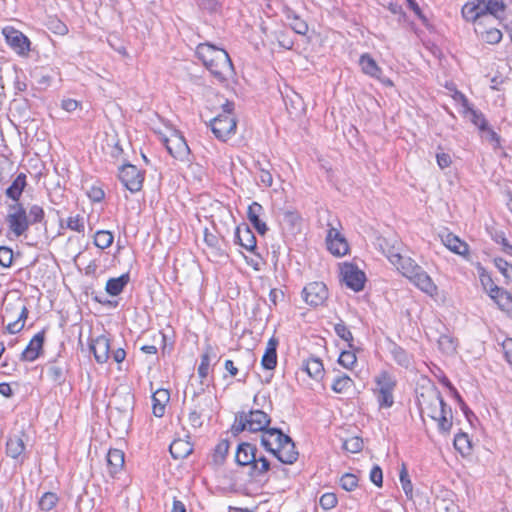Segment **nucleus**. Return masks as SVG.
<instances>
[{
    "instance_id": "4d7b16f0",
    "label": "nucleus",
    "mask_w": 512,
    "mask_h": 512,
    "mask_svg": "<svg viewBox=\"0 0 512 512\" xmlns=\"http://www.w3.org/2000/svg\"><path fill=\"white\" fill-rule=\"evenodd\" d=\"M13 262V250L8 246H0V265L8 268Z\"/></svg>"
},
{
    "instance_id": "473e14b6",
    "label": "nucleus",
    "mask_w": 512,
    "mask_h": 512,
    "mask_svg": "<svg viewBox=\"0 0 512 512\" xmlns=\"http://www.w3.org/2000/svg\"><path fill=\"white\" fill-rule=\"evenodd\" d=\"M192 450L191 444L182 439L174 440L169 446L170 454L176 460L186 458Z\"/></svg>"
},
{
    "instance_id": "bf43d9fd",
    "label": "nucleus",
    "mask_w": 512,
    "mask_h": 512,
    "mask_svg": "<svg viewBox=\"0 0 512 512\" xmlns=\"http://www.w3.org/2000/svg\"><path fill=\"white\" fill-rule=\"evenodd\" d=\"M67 228L78 233L84 232V221L79 215L71 216L67 219Z\"/></svg>"
},
{
    "instance_id": "6e6552de",
    "label": "nucleus",
    "mask_w": 512,
    "mask_h": 512,
    "mask_svg": "<svg viewBox=\"0 0 512 512\" xmlns=\"http://www.w3.org/2000/svg\"><path fill=\"white\" fill-rule=\"evenodd\" d=\"M28 309L26 305H24L21 301L17 303H8L4 309V315L2 316V322L6 319H13L15 316L17 317L15 320L10 321L6 326V330L10 334H16L20 332L24 328V322L28 317Z\"/></svg>"
},
{
    "instance_id": "680f3d73",
    "label": "nucleus",
    "mask_w": 512,
    "mask_h": 512,
    "mask_svg": "<svg viewBox=\"0 0 512 512\" xmlns=\"http://www.w3.org/2000/svg\"><path fill=\"white\" fill-rule=\"evenodd\" d=\"M370 481L377 487L383 485V472L380 466L374 465L370 471Z\"/></svg>"
},
{
    "instance_id": "58836bf2",
    "label": "nucleus",
    "mask_w": 512,
    "mask_h": 512,
    "mask_svg": "<svg viewBox=\"0 0 512 512\" xmlns=\"http://www.w3.org/2000/svg\"><path fill=\"white\" fill-rule=\"evenodd\" d=\"M282 224L285 228L289 229L291 233L300 229L301 217L298 213L293 211H285L282 217Z\"/></svg>"
},
{
    "instance_id": "79ce46f5",
    "label": "nucleus",
    "mask_w": 512,
    "mask_h": 512,
    "mask_svg": "<svg viewBox=\"0 0 512 512\" xmlns=\"http://www.w3.org/2000/svg\"><path fill=\"white\" fill-rule=\"evenodd\" d=\"M394 361L402 367L408 368L411 365V356L401 346L394 344L391 349Z\"/></svg>"
},
{
    "instance_id": "6e6d98bb",
    "label": "nucleus",
    "mask_w": 512,
    "mask_h": 512,
    "mask_svg": "<svg viewBox=\"0 0 512 512\" xmlns=\"http://www.w3.org/2000/svg\"><path fill=\"white\" fill-rule=\"evenodd\" d=\"M340 486L346 491H353L358 486V478L352 473H345L340 478Z\"/></svg>"
},
{
    "instance_id": "a19ab883",
    "label": "nucleus",
    "mask_w": 512,
    "mask_h": 512,
    "mask_svg": "<svg viewBox=\"0 0 512 512\" xmlns=\"http://www.w3.org/2000/svg\"><path fill=\"white\" fill-rule=\"evenodd\" d=\"M438 347L443 353L452 355L456 352L457 341L451 335L442 334L438 339Z\"/></svg>"
},
{
    "instance_id": "a878e982",
    "label": "nucleus",
    "mask_w": 512,
    "mask_h": 512,
    "mask_svg": "<svg viewBox=\"0 0 512 512\" xmlns=\"http://www.w3.org/2000/svg\"><path fill=\"white\" fill-rule=\"evenodd\" d=\"M442 243L453 253L465 255L468 253V245L453 233L441 235Z\"/></svg>"
},
{
    "instance_id": "aec40b11",
    "label": "nucleus",
    "mask_w": 512,
    "mask_h": 512,
    "mask_svg": "<svg viewBox=\"0 0 512 512\" xmlns=\"http://www.w3.org/2000/svg\"><path fill=\"white\" fill-rule=\"evenodd\" d=\"M257 456V447L249 442H242L235 452V462L239 466L252 467Z\"/></svg>"
},
{
    "instance_id": "a211bd4d",
    "label": "nucleus",
    "mask_w": 512,
    "mask_h": 512,
    "mask_svg": "<svg viewBox=\"0 0 512 512\" xmlns=\"http://www.w3.org/2000/svg\"><path fill=\"white\" fill-rule=\"evenodd\" d=\"M235 243L253 253L257 249L256 237L251 228L245 223L236 227Z\"/></svg>"
},
{
    "instance_id": "8fccbe9b",
    "label": "nucleus",
    "mask_w": 512,
    "mask_h": 512,
    "mask_svg": "<svg viewBox=\"0 0 512 512\" xmlns=\"http://www.w3.org/2000/svg\"><path fill=\"white\" fill-rule=\"evenodd\" d=\"M342 448L350 453H358L363 449V440L358 436L350 437L343 441Z\"/></svg>"
},
{
    "instance_id": "b1692460",
    "label": "nucleus",
    "mask_w": 512,
    "mask_h": 512,
    "mask_svg": "<svg viewBox=\"0 0 512 512\" xmlns=\"http://www.w3.org/2000/svg\"><path fill=\"white\" fill-rule=\"evenodd\" d=\"M490 297L497 303L502 311L508 314L510 313L512 309V295L510 292L498 286H494L490 288Z\"/></svg>"
},
{
    "instance_id": "4c0bfd02",
    "label": "nucleus",
    "mask_w": 512,
    "mask_h": 512,
    "mask_svg": "<svg viewBox=\"0 0 512 512\" xmlns=\"http://www.w3.org/2000/svg\"><path fill=\"white\" fill-rule=\"evenodd\" d=\"M354 385V381L345 373L338 375L332 385L331 389L338 394L347 392Z\"/></svg>"
},
{
    "instance_id": "2f4dec72",
    "label": "nucleus",
    "mask_w": 512,
    "mask_h": 512,
    "mask_svg": "<svg viewBox=\"0 0 512 512\" xmlns=\"http://www.w3.org/2000/svg\"><path fill=\"white\" fill-rule=\"evenodd\" d=\"M107 463L110 474H116L124 466V452L120 449H110L107 454Z\"/></svg>"
},
{
    "instance_id": "09e8293b",
    "label": "nucleus",
    "mask_w": 512,
    "mask_h": 512,
    "mask_svg": "<svg viewBox=\"0 0 512 512\" xmlns=\"http://www.w3.org/2000/svg\"><path fill=\"white\" fill-rule=\"evenodd\" d=\"M399 477H400L402 489H403L406 497L411 500L413 498V485L411 483L408 471L404 464L402 465V469L400 471Z\"/></svg>"
},
{
    "instance_id": "a18cd8bd",
    "label": "nucleus",
    "mask_w": 512,
    "mask_h": 512,
    "mask_svg": "<svg viewBox=\"0 0 512 512\" xmlns=\"http://www.w3.org/2000/svg\"><path fill=\"white\" fill-rule=\"evenodd\" d=\"M334 331L339 338H341L342 340H344L348 343V347L350 349H354L353 335H352L350 329L346 326V324L342 320H340L339 323H336L334 325Z\"/></svg>"
},
{
    "instance_id": "dca6fc26",
    "label": "nucleus",
    "mask_w": 512,
    "mask_h": 512,
    "mask_svg": "<svg viewBox=\"0 0 512 512\" xmlns=\"http://www.w3.org/2000/svg\"><path fill=\"white\" fill-rule=\"evenodd\" d=\"M359 65L361 66V70L364 74L379 80L386 86H393V82L389 78L382 77V69L370 54H362L359 59Z\"/></svg>"
},
{
    "instance_id": "e433bc0d",
    "label": "nucleus",
    "mask_w": 512,
    "mask_h": 512,
    "mask_svg": "<svg viewBox=\"0 0 512 512\" xmlns=\"http://www.w3.org/2000/svg\"><path fill=\"white\" fill-rule=\"evenodd\" d=\"M230 443L228 440H221L215 447L214 453L212 455L213 464L216 466H221L224 464L225 459L227 457L229 451Z\"/></svg>"
},
{
    "instance_id": "f257e3e1",
    "label": "nucleus",
    "mask_w": 512,
    "mask_h": 512,
    "mask_svg": "<svg viewBox=\"0 0 512 512\" xmlns=\"http://www.w3.org/2000/svg\"><path fill=\"white\" fill-rule=\"evenodd\" d=\"M505 10L503 0H473L465 3L462 7V16L465 20L473 22L478 26L476 31L484 34L480 27L488 22H494L500 18ZM502 38V34L498 29H490L485 31V40L488 43H498Z\"/></svg>"
},
{
    "instance_id": "69168bd1",
    "label": "nucleus",
    "mask_w": 512,
    "mask_h": 512,
    "mask_svg": "<svg viewBox=\"0 0 512 512\" xmlns=\"http://www.w3.org/2000/svg\"><path fill=\"white\" fill-rule=\"evenodd\" d=\"M204 241L209 247L217 249L220 248V239L218 238L217 235L209 232L208 229H205Z\"/></svg>"
},
{
    "instance_id": "7ed1b4c3",
    "label": "nucleus",
    "mask_w": 512,
    "mask_h": 512,
    "mask_svg": "<svg viewBox=\"0 0 512 512\" xmlns=\"http://www.w3.org/2000/svg\"><path fill=\"white\" fill-rule=\"evenodd\" d=\"M44 218V209L37 204L30 206L28 212L22 203L9 204L5 217L8 235L13 238L24 236L31 225L42 223Z\"/></svg>"
},
{
    "instance_id": "864d4df0",
    "label": "nucleus",
    "mask_w": 512,
    "mask_h": 512,
    "mask_svg": "<svg viewBox=\"0 0 512 512\" xmlns=\"http://www.w3.org/2000/svg\"><path fill=\"white\" fill-rule=\"evenodd\" d=\"M246 420V412L242 411L236 414L235 422L232 426V433L234 435H238L239 433L248 430V423L245 422Z\"/></svg>"
},
{
    "instance_id": "393cba45",
    "label": "nucleus",
    "mask_w": 512,
    "mask_h": 512,
    "mask_svg": "<svg viewBox=\"0 0 512 512\" xmlns=\"http://www.w3.org/2000/svg\"><path fill=\"white\" fill-rule=\"evenodd\" d=\"M24 432H19L18 434L11 435L6 443V454L7 456L16 459L18 458L25 450L24 444Z\"/></svg>"
},
{
    "instance_id": "1a4fd4ad",
    "label": "nucleus",
    "mask_w": 512,
    "mask_h": 512,
    "mask_svg": "<svg viewBox=\"0 0 512 512\" xmlns=\"http://www.w3.org/2000/svg\"><path fill=\"white\" fill-rule=\"evenodd\" d=\"M118 178L127 190L136 193L142 189L144 173L135 165L124 163L119 167Z\"/></svg>"
},
{
    "instance_id": "9d476101",
    "label": "nucleus",
    "mask_w": 512,
    "mask_h": 512,
    "mask_svg": "<svg viewBox=\"0 0 512 512\" xmlns=\"http://www.w3.org/2000/svg\"><path fill=\"white\" fill-rule=\"evenodd\" d=\"M210 126L216 138L226 141L236 133L237 121L233 115L219 114L211 120Z\"/></svg>"
},
{
    "instance_id": "ddd939ff",
    "label": "nucleus",
    "mask_w": 512,
    "mask_h": 512,
    "mask_svg": "<svg viewBox=\"0 0 512 512\" xmlns=\"http://www.w3.org/2000/svg\"><path fill=\"white\" fill-rule=\"evenodd\" d=\"M303 298L312 307L322 305L328 298V289L323 282H311L303 291Z\"/></svg>"
},
{
    "instance_id": "e2e57ef3",
    "label": "nucleus",
    "mask_w": 512,
    "mask_h": 512,
    "mask_svg": "<svg viewBox=\"0 0 512 512\" xmlns=\"http://www.w3.org/2000/svg\"><path fill=\"white\" fill-rule=\"evenodd\" d=\"M249 222L252 224L254 229L260 234L265 235L268 231V227L264 221L260 219V216L247 217Z\"/></svg>"
},
{
    "instance_id": "72a5a7b5",
    "label": "nucleus",
    "mask_w": 512,
    "mask_h": 512,
    "mask_svg": "<svg viewBox=\"0 0 512 512\" xmlns=\"http://www.w3.org/2000/svg\"><path fill=\"white\" fill-rule=\"evenodd\" d=\"M304 370L308 373V375L315 379L320 380L324 376V366L321 359L316 357L308 358L304 363Z\"/></svg>"
},
{
    "instance_id": "5701e85b",
    "label": "nucleus",
    "mask_w": 512,
    "mask_h": 512,
    "mask_svg": "<svg viewBox=\"0 0 512 512\" xmlns=\"http://www.w3.org/2000/svg\"><path fill=\"white\" fill-rule=\"evenodd\" d=\"M277 346L278 340L274 337L270 338L261 359V365L264 369H275L277 365Z\"/></svg>"
},
{
    "instance_id": "f3484780",
    "label": "nucleus",
    "mask_w": 512,
    "mask_h": 512,
    "mask_svg": "<svg viewBox=\"0 0 512 512\" xmlns=\"http://www.w3.org/2000/svg\"><path fill=\"white\" fill-rule=\"evenodd\" d=\"M246 418L245 422L248 423V431L250 432H261L264 434V432L270 429L268 425L271 422V418L262 410H250L246 413Z\"/></svg>"
},
{
    "instance_id": "4be33fe9",
    "label": "nucleus",
    "mask_w": 512,
    "mask_h": 512,
    "mask_svg": "<svg viewBox=\"0 0 512 512\" xmlns=\"http://www.w3.org/2000/svg\"><path fill=\"white\" fill-rule=\"evenodd\" d=\"M95 360L99 364L106 363L110 356V342L105 336H99L90 344Z\"/></svg>"
},
{
    "instance_id": "2eb2a0df",
    "label": "nucleus",
    "mask_w": 512,
    "mask_h": 512,
    "mask_svg": "<svg viewBox=\"0 0 512 512\" xmlns=\"http://www.w3.org/2000/svg\"><path fill=\"white\" fill-rule=\"evenodd\" d=\"M387 257L407 278H410L412 274L419 271L420 266L413 259L404 257L399 252L394 251V247L387 253Z\"/></svg>"
},
{
    "instance_id": "5fc2aeb1",
    "label": "nucleus",
    "mask_w": 512,
    "mask_h": 512,
    "mask_svg": "<svg viewBox=\"0 0 512 512\" xmlns=\"http://www.w3.org/2000/svg\"><path fill=\"white\" fill-rule=\"evenodd\" d=\"M356 361L355 353L350 350H343L338 358V363L346 369H350Z\"/></svg>"
},
{
    "instance_id": "f704fd0d",
    "label": "nucleus",
    "mask_w": 512,
    "mask_h": 512,
    "mask_svg": "<svg viewBox=\"0 0 512 512\" xmlns=\"http://www.w3.org/2000/svg\"><path fill=\"white\" fill-rule=\"evenodd\" d=\"M66 366L52 362L47 367L48 378L57 385H62L66 380Z\"/></svg>"
},
{
    "instance_id": "c756f323",
    "label": "nucleus",
    "mask_w": 512,
    "mask_h": 512,
    "mask_svg": "<svg viewBox=\"0 0 512 512\" xmlns=\"http://www.w3.org/2000/svg\"><path fill=\"white\" fill-rule=\"evenodd\" d=\"M130 281L129 273H124L116 278H110L106 282L105 291L110 296H118Z\"/></svg>"
},
{
    "instance_id": "cd10ccee",
    "label": "nucleus",
    "mask_w": 512,
    "mask_h": 512,
    "mask_svg": "<svg viewBox=\"0 0 512 512\" xmlns=\"http://www.w3.org/2000/svg\"><path fill=\"white\" fill-rule=\"evenodd\" d=\"M27 185L26 175L24 173H20L13 180L11 185L6 189L5 195L13 200L15 203H20V197Z\"/></svg>"
},
{
    "instance_id": "20e7f679",
    "label": "nucleus",
    "mask_w": 512,
    "mask_h": 512,
    "mask_svg": "<svg viewBox=\"0 0 512 512\" xmlns=\"http://www.w3.org/2000/svg\"><path fill=\"white\" fill-rule=\"evenodd\" d=\"M196 55L203 65L220 82H225L234 73V67L226 50L210 43H200Z\"/></svg>"
},
{
    "instance_id": "774afa93",
    "label": "nucleus",
    "mask_w": 512,
    "mask_h": 512,
    "mask_svg": "<svg viewBox=\"0 0 512 512\" xmlns=\"http://www.w3.org/2000/svg\"><path fill=\"white\" fill-rule=\"evenodd\" d=\"M87 194L93 202H100L105 197L104 191L100 187L95 186L91 187Z\"/></svg>"
},
{
    "instance_id": "f03ea898",
    "label": "nucleus",
    "mask_w": 512,
    "mask_h": 512,
    "mask_svg": "<svg viewBox=\"0 0 512 512\" xmlns=\"http://www.w3.org/2000/svg\"><path fill=\"white\" fill-rule=\"evenodd\" d=\"M417 403L421 414L426 413L428 417L437 422L440 433L450 432L452 411L435 385L423 388V391L417 396Z\"/></svg>"
},
{
    "instance_id": "13d9d810",
    "label": "nucleus",
    "mask_w": 512,
    "mask_h": 512,
    "mask_svg": "<svg viewBox=\"0 0 512 512\" xmlns=\"http://www.w3.org/2000/svg\"><path fill=\"white\" fill-rule=\"evenodd\" d=\"M320 506L324 510H329L337 505V497L334 493H324L319 500Z\"/></svg>"
},
{
    "instance_id": "bb28decb",
    "label": "nucleus",
    "mask_w": 512,
    "mask_h": 512,
    "mask_svg": "<svg viewBox=\"0 0 512 512\" xmlns=\"http://www.w3.org/2000/svg\"><path fill=\"white\" fill-rule=\"evenodd\" d=\"M419 289L422 291L432 294L436 291L437 287L433 283L430 276L422 269V267H419V271L412 274V276L409 278Z\"/></svg>"
},
{
    "instance_id": "6ab92c4d",
    "label": "nucleus",
    "mask_w": 512,
    "mask_h": 512,
    "mask_svg": "<svg viewBox=\"0 0 512 512\" xmlns=\"http://www.w3.org/2000/svg\"><path fill=\"white\" fill-rule=\"evenodd\" d=\"M44 341L45 330H42L34 335V337L30 340L29 344L21 353V360L29 362L35 361L43 350Z\"/></svg>"
},
{
    "instance_id": "0eeeda50",
    "label": "nucleus",
    "mask_w": 512,
    "mask_h": 512,
    "mask_svg": "<svg viewBox=\"0 0 512 512\" xmlns=\"http://www.w3.org/2000/svg\"><path fill=\"white\" fill-rule=\"evenodd\" d=\"M462 101V106L464 108L465 117L468 118L481 132V137L485 138L490 142H494L495 147L500 145L499 136L488 126V122L485 119L484 115L475 110L473 107L469 105L467 98L461 94L457 93Z\"/></svg>"
},
{
    "instance_id": "49530a36",
    "label": "nucleus",
    "mask_w": 512,
    "mask_h": 512,
    "mask_svg": "<svg viewBox=\"0 0 512 512\" xmlns=\"http://www.w3.org/2000/svg\"><path fill=\"white\" fill-rule=\"evenodd\" d=\"M454 447L462 455L470 453L471 443L466 433H459L454 438Z\"/></svg>"
},
{
    "instance_id": "de8ad7c7",
    "label": "nucleus",
    "mask_w": 512,
    "mask_h": 512,
    "mask_svg": "<svg viewBox=\"0 0 512 512\" xmlns=\"http://www.w3.org/2000/svg\"><path fill=\"white\" fill-rule=\"evenodd\" d=\"M213 349L210 345L206 347L205 352L201 355V361L200 365L198 367V375L201 379H204L207 377L209 373V366H210V354L212 353Z\"/></svg>"
},
{
    "instance_id": "ea45409f",
    "label": "nucleus",
    "mask_w": 512,
    "mask_h": 512,
    "mask_svg": "<svg viewBox=\"0 0 512 512\" xmlns=\"http://www.w3.org/2000/svg\"><path fill=\"white\" fill-rule=\"evenodd\" d=\"M287 20L289 21V25L295 33L300 35H305L307 33V23L304 20H302L298 15H296L293 11L289 10L287 12Z\"/></svg>"
},
{
    "instance_id": "37998d69",
    "label": "nucleus",
    "mask_w": 512,
    "mask_h": 512,
    "mask_svg": "<svg viewBox=\"0 0 512 512\" xmlns=\"http://www.w3.org/2000/svg\"><path fill=\"white\" fill-rule=\"evenodd\" d=\"M59 497L54 492H45L38 501V506L42 511H51L56 507Z\"/></svg>"
},
{
    "instance_id": "412c9836",
    "label": "nucleus",
    "mask_w": 512,
    "mask_h": 512,
    "mask_svg": "<svg viewBox=\"0 0 512 512\" xmlns=\"http://www.w3.org/2000/svg\"><path fill=\"white\" fill-rule=\"evenodd\" d=\"M326 242L328 250L335 256H344L348 252L347 241L333 228L328 231Z\"/></svg>"
},
{
    "instance_id": "c9c22d12",
    "label": "nucleus",
    "mask_w": 512,
    "mask_h": 512,
    "mask_svg": "<svg viewBox=\"0 0 512 512\" xmlns=\"http://www.w3.org/2000/svg\"><path fill=\"white\" fill-rule=\"evenodd\" d=\"M377 388L374 391H394L396 387L395 378L387 371H382L375 378Z\"/></svg>"
},
{
    "instance_id": "4468645a",
    "label": "nucleus",
    "mask_w": 512,
    "mask_h": 512,
    "mask_svg": "<svg viewBox=\"0 0 512 512\" xmlns=\"http://www.w3.org/2000/svg\"><path fill=\"white\" fill-rule=\"evenodd\" d=\"M346 286L355 292L363 290L366 281L364 272L353 264H345L341 271Z\"/></svg>"
},
{
    "instance_id": "423d86ee",
    "label": "nucleus",
    "mask_w": 512,
    "mask_h": 512,
    "mask_svg": "<svg viewBox=\"0 0 512 512\" xmlns=\"http://www.w3.org/2000/svg\"><path fill=\"white\" fill-rule=\"evenodd\" d=\"M113 407L110 410V421L118 424L120 429L126 430L133 418L134 394L130 391H118L113 395Z\"/></svg>"
},
{
    "instance_id": "7c9ffc66",
    "label": "nucleus",
    "mask_w": 512,
    "mask_h": 512,
    "mask_svg": "<svg viewBox=\"0 0 512 512\" xmlns=\"http://www.w3.org/2000/svg\"><path fill=\"white\" fill-rule=\"evenodd\" d=\"M170 399L169 391L166 389H158L152 395L153 414L156 417H162L165 412V405Z\"/></svg>"
},
{
    "instance_id": "c03bdc74",
    "label": "nucleus",
    "mask_w": 512,
    "mask_h": 512,
    "mask_svg": "<svg viewBox=\"0 0 512 512\" xmlns=\"http://www.w3.org/2000/svg\"><path fill=\"white\" fill-rule=\"evenodd\" d=\"M114 236L110 231L99 230L95 233L94 244L100 249H106L113 243Z\"/></svg>"
},
{
    "instance_id": "f8f14e48",
    "label": "nucleus",
    "mask_w": 512,
    "mask_h": 512,
    "mask_svg": "<svg viewBox=\"0 0 512 512\" xmlns=\"http://www.w3.org/2000/svg\"><path fill=\"white\" fill-rule=\"evenodd\" d=\"M3 34L7 44L21 56L28 55L30 51L31 42L27 36L21 31L16 30L12 27H6L3 29Z\"/></svg>"
},
{
    "instance_id": "3c124183",
    "label": "nucleus",
    "mask_w": 512,
    "mask_h": 512,
    "mask_svg": "<svg viewBox=\"0 0 512 512\" xmlns=\"http://www.w3.org/2000/svg\"><path fill=\"white\" fill-rule=\"evenodd\" d=\"M394 391H374L380 408H390L394 404Z\"/></svg>"
},
{
    "instance_id": "0e129e2a",
    "label": "nucleus",
    "mask_w": 512,
    "mask_h": 512,
    "mask_svg": "<svg viewBox=\"0 0 512 512\" xmlns=\"http://www.w3.org/2000/svg\"><path fill=\"white\" fill-rule=\"evenodd\" d=\"M198 5L201 9L206 10L209 13H215L220 8L218 0H198Z\"/></svg>"
},
{
    "instance_id": "9b49d317",
    "label": "nucleus",
    "mask_w": 512,
    "mask_h": 512,
    "mask_svg": "<svg viewBox=\"0 0 512 512\" xmlns=\"http://www.w3.org/2000/svg\"><path fill=\"white\" fill-rule=\"evenodd\" d=\"M163 143L173 158L180 161L188 160L190 148L179 132L174 131L169 137H164Z\"/></svg>"
},
{
    "instance_id": "c85d7f7f",
    "label": "nucleus",
    "mask_w": 512,
    "mask_h": 512,
    "mask_svg": "<svg viewBox=\"0 0 512 512\" xmlns=\"http://www.w3.org/2000/svg\"><path fill=\"white\" fill-rule=\"evenodd\" d=\"M271 469L270 461L263 455L256 456L252 467L249 469L248 476L252 480H259Z\"/></svg>"
},
{
    "instance_id": "39448f33",
    "label": "nucleus",
    "mask_w": 512,
    "mask_h": 512,
    "mask_svg": "<svg viewBox=\"0 0 512 512\" xmlns=\"http://www.w3.org/2000/svg\"><path fill=\"white\" fill-rule=\"evenodd\" d=\"M260 443L283 464H293L298 459L295 443L280 428H271L261 434Z\"/></svg>"
},
{
    "instance_id": "338daca9",
    "label": "nucleus",
    "mask_w": 512,
    "mask_h": 512,
    "mask_svg": "<svg viewBox=\"0 0 512 512\" xmlns=\"http://www.w3.org/2000/svg\"><path fill=\"white\" fill-rule=\"evenodd\" d=\"M491 236L495 242L503 244V246L505 247V251L508 252L509 249H512V246L509 245L508 240L503 231L496 230L494 233H491Z\"/></svg>"
},
{
    "instance_id": "603ef678",
    "label": "nucleus",
    "mask_w": 512,
    "mask_h": 512,
    "mask_svg": "<svg viewBox=\"0 0 512 512\" xmlns=\"http://www.w3.org/2000/svg\"><path fill=\"white\" fill-rule=\"evenodd\" d=\"M270 164L267 162L266 166L262 165L260 161H257L255 166L260 172V181L266 186L270 187L273 184V177L267 168Z\"/></svg>"
},
{
    "instance_id": "052dcab7",
    "label": "nucleus",
    "mask_w": 512,
    "mask_h": 512,
    "mask_svg": "<svg viewBox=\"0 0 512 512\" xmlns=\"http://www.w3.org/2000/svg\"><path fill=\"white\" fill-rule=\"evenodd\" d=\"M497 343L501 347V352L504 355V358L509 364H512V355L510 353V344L512 343V338L506 337L502 340H500L499 337H497Z\"/></svg>"
}]
</instances>
